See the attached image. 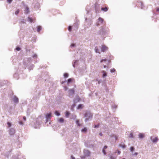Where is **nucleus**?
Returning a JSON list of instances; mask_svg holds the SVG:
<instances>
[{"instance_id":"obj_35","label":"nucleus","mask_w":159,"mask_h":159,"mask_svg":"<svg viewBox=\"0 0 159 159\" xmlns=\"http://www.w3.org/2000/svg\"><path fill=\"white\" fill-rule=\"evenodd\" d=\"M115 71V69H113L111 70V73Z\"/></svg>"},{"instance_id":"obj_7","label":"nucleus","mask_w":159,"mask_h":159,"mask_svg":"<svg viewBox=\"0 0 159 159\" xmlns=\"http://www.w3.org/2000/svg\"><path fill=\"white\" fill-rule=\"evenodd\" d=\"M13 100L14 102L18 103V98L16 96H14L13 98Z\"/></svg>"},{"instance_id":"obj_48","label":"nucleus","mask_w":159,"mask_h":159,"mask_svg":"<svg viewBox=\"0 0 159 159\" xmlns=\"http://www.w3.org/2000/svg\"><path fill=\"white\" fill-rule=\"evenodd\" d=\"M99 135H100L101 136H102V134L101 133H99Z\"/></svg>"},{"instance_id":"obj_29","label":"nucleus","mask_w":159,"mask_h":159,"mask_svg":"<svg viewBox=\"0 0 159 159\" xmlns=\"http://www.w3.org/2000/svg\"><path fill=\"white\" fill-rule=\"evenodd\" d=\"M7 124L8 125V127H10L11 126V123H10V122H8L7 123Z\"/></svg>"},{"instance_id":"obj_47","label":"nucleus","mask_w":159,"mask_h":159,"mask_svg":"<svg viewBox=\"0 0 159 159\" xmlns=\"http://www.w3.org/2000/svg\"><path fill=\"white\" fill-rule=\"evenodd\" d=\"M120 152H120V151H118L117 153H118V154H120Z\"/></svg>"},{"instance_id":"obj_16","label":"nucleus","mask_w":159,"mask_h":159,"mask_svg":"<svg viewBox=\"0 0 159 159\" xmlns=\"http://www.w3.org/2000/svg\"><path fill=\"white\" fill-rule=\"evenodd\" d=\"M83 105L82 104H80L78 105V109H82L83 107Z\"/></svg>"},{"instance_id":"obj_30","label":"nucleus","mask_w":159,"mask_h":159,"mask_svg":"<svg viewBox=\"0 0 159 159\" xmlns=\"http://www.w3.org/2000/svg\"><path fill=\"white\" fill-rule=\"evenodd\" d=\"M19 10H17L15 12V14L16 15H17L19 12Z\"/></svg>"},{"instance_id":"obj_2","label":"nucleus","mask_w":159,"mask_h":159,"mask_svg":"<svg viewBox=\"0 0 159 159\" xmlns=\"http://www.w3.org/2000/svg\"><path fill=\"white\" fill-rule=\"evenodd\" d=\"M92 114L89 112H87L85 115V117H86L85 120V122H86L89 119L92 117Z\"/></svg>"},{"instance_id":"obj_26","label":"nucleus","mask_w":159,"mask_h":159,"mask_svg":"<svg viewBox=\"0 0 159 159\" xmlns=\"http://www.w3.org/2000/svg\"><path fill=\"white\" fill-rule=\"evenodd\" d=\"M28 20L30 22H33V21H32V19L30 18V17H28Z\"/></svg>"},{"instance_id":"obj_34","label":"nucleus","mask_w":159,"mask_h":159,"mask_svg":"<svg viewBox=\"0 0 159 159\" xmlns=\"http://www.w3.org/2000/svg\"><path fill=\"white\" fill-rule=\"evenodd\" d=\"M71 30V26H69V27H68V30L70 31Z\"/></svg>"},{"instance_id":"obj_45","label":"nucleus","mask_w":159,"mask_h":159,"mask_svg":"<svg viewBox=\"0 0 159 159\" xmlns=\"http://www.w3.org/2000/svg\"><path fill=\"white\" fill-rule=\"evenodd\" d=\"M23 119L25 121L26 120V118L25 117V116L23 118Z\"/></svg>"},{"instance_id":"obj_21","label":"nucleus","mask_w":159,"mask_h":159,"mask_svg":"<svg viewBox=\"0 0 159 159\" xmlns=\"http://www.w3.org/2000/svg\"><path fill=\"white\" fill-rule=\"evenodd\" d=\"M102 10L104 11H106L107 10V7L105 8H102Z\"/></svg>"},{"instance_id":"obj_36","label":"nucleus","mask_w":159,"mask_h":159,"mask_svg":"<svg viewBox=\"0 0 159 159\" xmlns=\"http://www.w3.org/2000/svg\"><path fill=\"white\" fill-rule=\"evenodd\" d=\"M110 159H115V158L111 155L110 156Z\"/></svg>"},{"instance_id":"obj_53","label":"nucleus","mask_w":159,"mask_h":159,"mask_svg":"<svg viewBox=\"0 0 159 159\" xmlns=\"http://www.w3.org/2000/svg\"><path fill=\"white\" fill-rule=\"evenodd\" d=\"M123 159H125V158H123Z\"/></svg>"},{"instance_id":"obj_23","label":"nucleus","mask_w":159,"mask_h":159,"mask_svg":"<svg viewBox=\"0 0 159 159\" xmlns=\"http://www.w3.org/2000/svg\"><path fill=\"white\" fill-rule=\"evenodd\" d=\"M76 123L77 125L78 126H80V125L79 123V120H76Z\"/></svg>"},{"instance_id":"obj_25","label":"nucleus","mask_w":159,"mask_h":159,"mask_svg":"<svg viewBox=\"0 0 159 159\" xmlns=\"http://www.w3.org/2000/svg\"><path fill=\"white\" fill-rule=\"evenodd\" d=\"M129 137L130 138H133V136L132 134H130L129 135Z\"/></svg>"},{"instance_id":"obj_51","label":"nucleus","mask_w":159,"mask_h":159,"mask_svg":"<svg viewBox=\"0 0 159 159\" xmlns=\"http://www.w3.org/2000/svg\"><path fill=\"white\" fill-rule=\"evenodd\" d=\"M36 55H34V57H36Z\"/></svg>"},{"instance_id":"obj_10","label":"nucleus","mask_w":159,"mask_h":159,"mask_svg":"<svg viewBox=\"0 0 159 159\" xmlns=\"http://www.w3.org/2000/svg\"><path fill=\"white\" fill-rule=\"evenodd\" d=\"M64 120L63 118H60L58 120V121L61 123H63L64 122Z\"/></svg>"},{"instance_id":"obj_4","label":"nucleus","mask_w":159,"mask_h":159,"mask_svg":"<svg viewBox=\"0 0 159 159\" xmlns=\"http://www.w3.org/2000/svg\"><path fill=\"white\" fill-rule=\"evenodd\" d=\"M15 133V130L12 128H11L9 130V134L10 135H14Z\"/></svg>"},{"instance_id":"obj_3","label":"nucleus","mask_w":159,"mask_h":159,"mask_svg":"<svg viewBox=\"0 0 159 159\" xmlns=\"http://www.w3.org/2000/svg\"><path fill=\"white\" fill-rule=\"evenodd\" d=\"M74 93V90L73 89H71L69 90V96L72 98L73 97V95Z\"/></svg>"},{"instance_id":"obj_50","label":"nucleus","mask_w":159,"mask_h":159,"mask_svg":"<svg viewBox=\"0 0 159 159\" xmlns=\"http://www.w3.org/2000/svg\"><path fill=\"white\" fill-rule=\"evenodd\" d=\"M35 127L36 128H39V127H36L35 126Z\"/></svg>"},{"instance_id":"obj_49","label":"nucleus","mask_w":159,"mask_h":159,"mask_svg":"<svg viewBox=\"0 0 159 159\" xmlns=\"http://www.w3.org/2000/svg\"><path fill=\"white\" fill-rule=\"evenodd\" d=\"M103 66L104 68H105L106 67V66L105 65H104Z\"/></svg>"},{"instance_id":"obj_6","label":"nucleus","mask_w":159,"mask_h":159,"mask_svg":"<svg viewBox=\"0 0 159 159\" xmlns=\"http://www.w3.org/2000/svg\"><path fill=\"white\" fill-rule=\"evenodd\" d=\"M51 113H49L47 115H46V117L47 119V122L48 121V120L49 119L51 118Z\"/></svg>"},{"instance_id":"obj_28","label":"nucleus","mask_w":159,"mask_h":159,"mask_svg":"<svg viewBox=\"0 0 159 159\" xmlns=\"http://www.w3.org/2000/svg\"><path fill=\"white\" fill-rule=\"evenodd\" d=\"M134 150V148L133 147H131L130 148V150L132 152Z\"/></svg>"},{"instance_id":"obj_31","label":"nucleus","mask_w":159,"mask_h":159,"mask_svg":"<svg viewBox=\"0 0 159 159\" xmlns=\"http://www.w3.org/2000/svg\"><path fill=\"white\" fill-rule=\"evenodd\" d=\"M72 81V79H69L68 80V83H69L70 82H71Z\"/></svg>"},{"instance_id":"obj_33","label":"nucleus","mask_w":159,"mask_h":159,"mask_svg":"<svg viewBox=\"0 0 159 159\" xmlns=\"http://www.w3.org/2000/svg\"><path fill=\"white\" fill-rule=\"evenodd\" d=\"M16 50L17 51H20V48L19 47H17L16 48Z\"/></svg>"},{"instance_id":"obj_43","label":"nucleus","mask_w":159,"mask_h":159,"mask_svg":"<svg viewBox=\"0 0 159 159\" xmlns=\"http://www.w3.org/2000/svg\"><path fill=\"white\" fill-rule=\"evenodd\" d=\"M71 157L72 159H75V158L72 155L71 156Z\"/></svg>"},{"instance_id":"obj_22","label":"nucleus","mask_w":159,"mask_h":159,"mask_svg":"<svg viewBox=\"0 0 159 159\" xmlns=\"http://www.w3.org/2000/svg\"><path fill=\"white\" fill-rule=\"evenodd\" d=\"M68 74L67 73H65L64 75V76L65 78H67L68 77Z\"/></svg>"},{"instance_id":"obj_8","label":"nucleus","mask_w":159,"mask_h":159,"mask_svg":"<svg viewBox=\"0 0 159 159\" xmlns=\"http://www.w3.org/2000/svg\"><path fill=\"white\" fill-rule=\"evenodd\" d=\"M102 72L103 73L102 77L104 78L107 76V74L106 72L104 70L102 71Z\"/></svg>"},{"instance_id":"obj_46","label":"nucleus","mask_w":159,"mask_h":159,"mask_svg":"<svg viewBox=\"0 0 159 159\" xmlns=\"http://www.w3.org/2000/svg\"><path fill=\"white\" fill-rule=\"evenodd\" d=\"M138 154V153L137 152H135L134 154V155H137Z\"/></svg>"},{"instance_id":"obj_14","label":"nucleus","mask_w":159,"mask_h":159,"mask_svg":"<svg viewBox=\"0 0 159 159\" xmlns=\"http://www.w3.org/2000/svg\"><path fill=\"white\" fill-rule=\"evenodd\" d=\"M139 137L140 138H143L144 137V135L141 133L139 134Z\"/></svg>"},{"instance_id":"obj_5","label":"nucleus","mask_w":159,"mask_h":159,"mask_svg":"<svg viewBox=\"0 0 159 159\" xmlns=\"http://www.w3.org/2000/svg\"><path fill=\"white\" fill-rule=\"evenodd\" d=\"M108 49L107 47L104 45H102V48H101V51L102 52H104L107 51Z\"/></svg>"},{"instance_id":"obj_40","label":"nucleus","mask_w":159,"mask_h":159,"mask_svg":"<svg viewBox=\"0 0 159 159\" xmlns=\"http://www.w3.org/2000/svg\"><path fill=\"white\" fill-rule=\"evenodd\" d=\"M107 146H104L103 149L105 150V149H107Z\"/></svg>"},{"instance_id":"obj_41","label":"nucleus","mask_w":159,"mask_h":159,"mask_svg":"<svg viewBox=\"0 0 159 159\" xmlns=\"http://www.w3.org/2000/svg\"><path fill=\"white\" fill-rule=\"evenodd\" d=\"M19 124L20 125H23V123L22 121H20L19 122Z\"/></svg>"},{"instance_id":"obj_52","label":"nucleus","mask_w":159,"mask_h":159,"mask_svg":"<svg viewBox=\"0 0 159 159\" xmlns=\"http://www.w3.org/2000/svg\"><path fill=\"white\" fill-rule=\"evenodd\" d=\"M63 83H64V82H63L62 83V84H63Z\"/></svg>"},{"instance_id":"obj_27","label":"nucleus","mask_w":159,"mask_h":159,"mask_svg":"<svg viewBox=\"0 0 159 159\" xmlns=\"http://www.w3.org/2000/svg\"><path fill=\"white\" fill-rule=\"evenodd\" d=\"M77 60H75L74 61V63L73 64V66L75 67V63H76V62H77Z\"/></svg>"},{"instance_id":"obj_39","label":"nucleus","mask_w":159,"mask_h":159,"mask_svg":"<svg viewBox=\"0 0 159 159\" xmlns=\"http://www.w3.org/2000/svg\"><path fill=\"white\" fill-rule=\"evenodd\" d=\"M102 152L104 155H105L106 154V152L104 149H103Z\"/></svg>"},{"instance_id":"obj_13","label":"nucleus","mask_w":159,"mask_h":159,"mask_svg":"<svg viewBox=\"0 0 159 159\" xmlns=\"http://www.w3.org/2000/svg\"><path fill=\"white\" fill-rule=\"evenodd\" d=\"M29 12V8L27 7H26L25 8V13L27 14Z\"/></svg>"},{"instance_id":"obj_42","label":"nucleus","mask_w":159,"mask_h":159,"mask_svg":"<svg viewBox=\"0 0 159 159\" xmlns=\"http://www.w3.org/2000/svg\"><path fill=\"white\" fill-rule=\"evenodd\" d=\"M64 89L65 91H66L67 89L68 88L66 87H64Z\"/></svg>"},{"instance_id":"obj_24","label":"nucleus","mask_w":159,"mask_h":159,"mask_svg":"<svg viewBox=\"0 0 159 159\" xmlns=\"http://www.w3.org/2000/svg\"><path fill=\"white\" fill-rule=\"evenodd\" d=\"M103 61H104L105 62H109V61H107L106 60L104 59V60H101V62H102Z\"/></svg>"},{"instance_id":"obj_12","label":"nucleus","mask_w":159,"mask_h":159,"mask_svg":"<svg viewBox=\"0 0 159 159\" xmlns=\"http://www.w3.org/2000/svg\"><path fill=\"white\" fill-rule=\"evenodd\" d=\"M95 52L98 53H100V50L98 49V48L97 47H95Z\"/></svg>"},{"instance_id":"obj_18","label":"nucleus","mask_w":159,"mask_h":159,"mask_svg":"<svg viewBox=\"0 0 159 159\" xmlns=\"http://www.w3.org/2000/svg\"><path fill=\"white\" fill-rule=\"evenodd\" d=\"M41 29V27L40 26L38 27L37 31L38 32H39Z\"/></svg>"},{"instance_id":"obj_15","label":"nucleus","mask_w":159,"mask_h":159,"mask_svg":"<svg viewBox=\"0 0 159 159\" xmlns=\"http://www.w3.org/2000/svg\"><path fill=\"white\" fill-rule=\"evenodd\" d=\"M87 129L86 128H84L83 129H82L81 130L82 132L86 133L87 131Z\"/></svg>"},{"instance_id":"obj_38","label":"nucleus","mask_w":159,"mask_h":159,"mask_svg":"<svg viewBox=\"0 0 159 159\" xmlns=\"http://www.w3.org/2000/svg\"><path fill=\"white\" fill-rule=\"evenodd\" d=\"M7 2L9 3H10L12 1V0H7Z\"/></svg>"},{"instance_id":"obj_11","label":"nucleus","mask_w":159,"mask_h":159,"mask_svg":"<svg viewBox=\"0 0 159 159\" xmlns=\"http://www.w3.org/2000/svg\"><path fill=\"white\" fill-rule=\"evenodd\" d=\"M80 100V98L79 97H77L74 100V102L75 103H76L79 101Z\"/></svg>"},{"instance_id":"obj_44","label":"nucleus","mask_w":159,"mask_h":159,"mask_svg":"<svg viewBox=\"0 0 159 159\" xmlns=\"http://www.w3.org/2000/svg\"><path fill=\"white\" fill-rule=\"evenodd\" d=\"M75 46V44H71L70 45V46L71 47H74Z\"/></svg>"},{"instance_id":"obj_19","label":"nucleus","mask_w":159,"mask_h":159,"mask_svg":"<svg viewBox=\"0 0 159 159\" xmlns=\"http://www.w3.org/2000/svg\"><path fill=\"white\" fill-rule=\"evenodd\" d=\"M70 115V113L68 111H66V116L67 117H68Z\"/></svg>"},{"instance_id":"obj_1","label":"nucleus","mask_w":159,"mask_h":159,"mask_svg":"<svg viewBox=\"0 0 159 159\" xmlns=\"http://www.w3.org/2000/svg\"><path fill=\"white\" fill-rule=\"evenodd\" d=\"M83 152V156L81 157V158L82 159H84L86 157H88L90 155V152L88 150L84 149V150Z\"/></svg>"},{"instance_id":"obj_17","label":"nucleus","mask_w":159,"mask_h":159,"mask_svg":"<svg viewBox=\"0 0 159 159\" xmlns=\"http://www.w3.org/2000/svg\"><path fill=\"white\" fill-rule=\"evenodd\" d=\"M98 21L100 23H102L103 21V19L101 18H99L98 19Z\"/></svg>"},{"instance_id":"obj_32","label":"nucleus","mask_w":159,"mask_h":159,"mask_svg":"<svg viewBox=\"0 0 159 159\" xmlns=\"http://www.w3.org/2000/svg\"><path fill=\"white\" fill-rule=\"evenodd\" d=\"M120 146L123 148H125L126 146L125 145H120Z\"/></svg>"},{"instance_id":"obj_9","label":"nucleus","mask_w":159,"mask_h":159,"mask_svg":"<svg viewBox=\"0 0 159 159\" xmlns=\"http://www.w3.org/2000/svg\"><path fill=\"white\" fill-rule=\"evenodd\" d=\"M158 139L157 137H155L154 139L152 140V141L153 143H156L157 142Z\"/></svg>"},{"instance_id":"obj_37","label":"nucleus","mask_w":159,"mask_h":159,"mask_svg":"<svg viewBox=\"0 0 159 159\" xmlns=\"http://www.w3.org/2000/svg\"><path fill=\"white\" fill-rule=\"evenodd\" d=\"M98 127H99V125H95L94 127L95 128H98Z\"/></svg>"},{"instance_id":"obj_20","label":"nucleus","mask_w":159,"mask_h":159,"mask_svg":"<svg viewBox=\"0 0 159 159\" xmlns=\"http://www.w3.org/2000/svg\"><path fill=\"white\" fill-rule=\"evenodd\" d=\"M55 114L57 116H59L60 115V114L57 111H55Z\"/></svg>"}]
</instances>
